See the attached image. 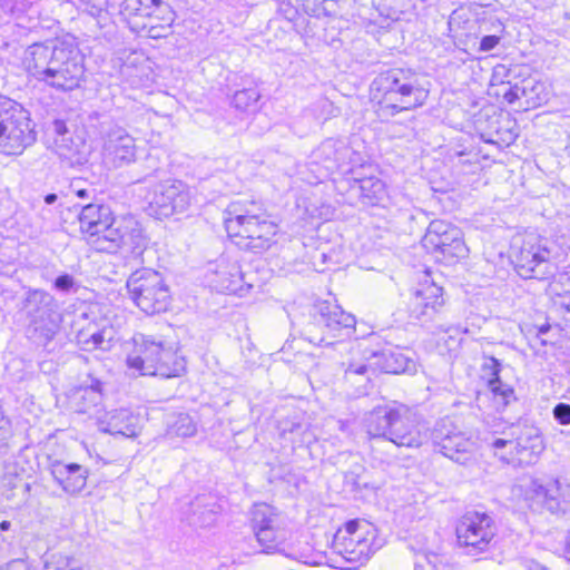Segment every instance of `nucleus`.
I'll return each mask as SVG.
<instances>
[{
	"label": "nucleus",
	"mask_w": 570,
	"mask_h": 570,
	"mask_svg": "<svg viewBox=\"0 0 570 570\" xmlns=\"http://www.w3.org/2000/svg\"><path fill=\"white\" fill-rule=\"evenodd\" d=\"M22 66L36 81L59 91L80 87L85 78V58L72 42L33 43L22 57Z\"/></svg>",
	"instance_id": "1"
},
{
	"label": "nucleus",
	"mask_w": 570,
	"mask_h": 570,
	"mask_svg": "<svg viewBox=\"0 0 570 570\" xmlns=\"http://www.w3.org/2000/svg\"><path fill=\"white\" fill-rule=\"evenodd\" d=\"M380 117H393L401 111L422 107L429 89L422 78L412 69L394 68L380 73L372 82Z\"/></svg>",
	"instance_id": "2"
},
{
	"label": "nucleus",
	"mask_w": 570,
	"mask_h": 570,
	"mask_svg": "<svg viewBox=\"0 0 570 570\" xmlns=\"http://www.w3.org/2000/svg\"><path fill=\"white\" fill-rule=\"evenodd\" d=\"M224 224L237 246L253 250L267 249L277 234V225L254 204H229L224 213Z\"/></svg>",
	"instance_id": "3"
},
{
	"label": "nucleus",
	"mask_w": 570,
	"mask_h": 570,
	"mask_svg": "<svg viewBox=\"0 0 570 570\" xmlns=\"http://www.w3.org/2000/svg\"><path fill=\"white\" fill-rule=\"evenodd\" d=\"M365 426L371 438L385 439L396 446L417 448L425 438L404 405L374 407L366 415Z\"/></svg>",
	"instance_id": "4"
},
{
	"label": "nucleus",
	"mask_w": 570,
	"mask_h": 570,
	"mask_svg": "<svg viewBox=\"0 0 570 570\" xmlns=\"http://www.w3.org/2000/svg\"><path fill=\"white\" fill-rule=\"evenodd\" d=\"M88 128L101 140V160L106 168L118 169L136 161V139L109 114L91 111Z\"/></svg>",
	"instance_id": "5"
},
{
	"label": "nucleus",
	"mask_w": 570,
	"mask_h": 570,
	"mask_svg": "<svg viewBox=\"0 0 570 570\" xmlns=\"http://www.w3.org/2000/svg\"><path fill=\"white\" fill-rule=\"evenodd\" d=\"M566 255L564 247L556 239L530 234L515 253L518 274L525 279H549L557 272V264Z\"/></svg>",
	"instance_id": "6"
},
{
	"label": "nucleus",
	"mask_w": 570,
	"mask_h": 570,
	"mask_svg": "<svg viewBox=\"0 0 570 570\" xmlns=\"http://www.w3.org/2000/svg\"><path fill=\"white\" fill-rule=\"evenodd\" d=\"M23 308L29 321L27 337L35 345L47 347L59 333L62 322L57 301L46 291L30 289Z\"/></svg>",
	"instance_id": "7"
},
{
	"label": "nucleus",
	"mask_w": 570,
	"mask_h": 570,
	"mask_svg": "<svg viewBox=\"0 0 570 570\" xmlns=\"http://www.w3.org/2000/svg\"><path fill=\"white\" fill-rule=\"evenodd\" d=\"M354 326L355 317L352 314L324 301L314 306L311 321L304 325L302 335L314 345H332L334 338L350 336Z\"/></svg>",
	"instance_id": "8"
},
{
	"label": "nucleus",
	"mask_w": 570,
	"mask_h": 570,
	"mask_svg": "<svg viewBox=\"0 0 570 570\" xmlns=\"http://www.w3.org/2000/svg\"><path fill=\"white\" fill-rule=\"evenodd\" d=\"M383 546L376 528L365 520H351L333 538V550L353 568L364 564Z\"/></svg>",
	"instance_id": "9"
},
{
	"label": "nucleus",
	"mask_w": 570,
	"mask_h": 570,
	"mask_svg": "<svg viewBox=\"0 0 570 570\" xmlns=\"http://www.w3.org/2000/svg\"><path fill=\"white\" fill-rule=\"evenodd\" d=\"M127 288L136 306L148 315L165 312L169 305V288L155 269L137 268L128 277Z\"/></svg>",
	"instance_id": "10"
},
{
	"label": "nucleus",
	"mask_w": 570,
	"mask_h": 570,
	"mask_svg": "<svg viewBox=\"0 0 570 570\" xmlns=\"http://www.w3.org/2000/svg\"><path fill=\"white\" fill-rule=\"evenodd\" d=\"M252 522L263 552H281L289 537L285 519L267 503H256L252 510Z\"/></svg>",
	"instance_id": "11"
},
{
	"label": "nucleus",
	"mask_w": 570,
	"mask_h": 570,
	"mask_svg": "<svg viewBox=\"0 0 570 570\" xmlns=\"http://www.w3.org/2000/svg\"><path fill=\"white\" fill-rule=\"evenodd\" d=\"M432 441L440 453L456 463L468 464L475 459V441L449 419L435 424Z\"/></svg>",
	"instance_id": "12"
},
{
	"label": "nucleus",
	"mask_w": 570,
	"mask_h": 570,
	"mask_svg": "<svg viewBox=\"0 0 570 570\" xmlns=\"http://www.w3.org/2000/svg\"><path fill=\"white\" fill-rule=\"evenodd\" d=\"M341 352L348 353V357L341 362L342 367L344 368L346 379H351V376L356 375L360 376L362 381H368L371 375L375 374L377 362L374 360L379 357H385L386 363L382 366V370L386 373H401L409 371L411 368L410 364L413 365V362L405 358L401 353H382L381 355L374 353L371 358L365 360L361 353L358 346H354L348 343H342Z\"/></svg>",
	"instance_id": "13"
},
{
	"label": "nucleus",
	"mask_w": 570,
	"mask_h": 570,
	"mask_svg": "<svg viewBox=\"0 0 570 570\" xmlns=\"http://www.w3.org/2000/svg\"><path fill=\"white\" fill-rule=\"evenodd\" d=\"M422 243L426 249L440 255L438 258L448 264H453L468 254L461 229L444 220H432Z\"/></svg>",
	"instance_id": "14"
},
{
	"label": "nucleus",
	"mask_w": 570,
	"mask_h": 570,
	"mask_svg": "<svg viewBox=\"0 0 570 570\" xmlns=\"http://www.w3.org/2000/svg\"><path fill=\"white\" fill-rule=\"evenodd\" d=\"M494 535V522L487 513L468 512L456 525L458 542L466 548L470 554L488 550Z\"/></svg>",
	"instance_id": "15"
},
{
	"label": "nucleus",
	"mask_w": 570,
	"mask_h": 570,
	"mask_svg": "<svg viewBox=\"0 0 570 570\" xmlns=\"http://www.w3.org/2000/svg\"><path fill=\"white\" fill-rule=\"evenodd\" d=\"M148 204L158 218L184 213L191 204L190 190L180 180H164L149 193Z\"/></svg>",
	"instance_id": "16"
},
{
	"label": "nucleus",
	"mask_w": 570,
	"mask_h": 570,
	"mask_svg": "<svg viewBox=\"0 0 570 570\" xmlns=\"http://www.w3.org/2000/svg\"><path fill=\"white\" fill-rule=\"evenodd\" d=\"M37 140L35 122L30 112L22 107L0 128V154L20 156Z\"/></svg>",
	"instance_id": "17"
},
{
	"label": "nucleus",
	"mask_w": 570,
	"mask_h": 570,
	"mask_svg": "<svg viewBox=\"0 0 570 570\" xmlns=\"http://www.w3.org/2000/svg\"><path fill=\"white\" fill-rule=\"evenodd\" d=\"M131 350L127 355V366L139 375H153L157 367L156 360L161 353L165 342L141 333L131 340Z\"/></svg>",
	"instance_id": "18"
},
{
	"label": "nucleus",
	"mask_w": 570,
	"mask_h": 570,
	"mask_svg": "<svg viewBox=\"0 0 570 570\" xmlns=\"http://www.w3.org/2000/svg\"><path fill=\"white\" fill-rule=\"evenodd\" d=\"M55 482L69 495L81 492L88 479V470L78 463H63L55 460L49 466Z\"/></svg>",
	"instance_id": "19"
},
{
	"label": "nucleus",
	"mask_w": 570,
	"mask_h": 570,
	"mask_svg": "<svg viewBox=\"0 0 570 570\" xmlns=\"http://www.w3.org/2000/svg\"><path fill=\"white\" fill-rule=\"evenodd\" d=\"M543 450L542 439L538 431L531 428L522 429L513 438V450L502 455L503 460L518 461L521 464L533 463Z\"/></svg>",
	"instance_id": "20"
},
{
	"label": "nucleus",
	"mask_w": 570,
	"mask_h": 570,
	"mask_svg": "<svg viewBox=\"0 0 570 570\" xmlns=\"http://www.w3.org/2000/svg\"><path fill=\"white\" fill-rule=\"evenodd\" d=\"M134 224L132 218H111L107 226L99 229V233L89 238L90 245L102 253H117L124 244L125 233Z\"/></svg>",
	"instance_id": "21"
},
{
	"label": "nucleus",
	"mask_w": 570,
	"mask_h": 570,
	"mask_svg": "<svg viewBox=\"0 0 570 570\" xmlns=\"http://www.w3.org/2000/svg\"><path fill=\"white\" fill-rule=\"evenodd\" d=\"M351 156L352 150L344 140L328 138L312 151L311 159L326 170H335L346 165Z\"/></svg>",
	"instance_id": "22"
},
{
	"label": "nucleus",
	"mask_w": 570,
	"mask_h": 570,
	"mask_svg": "<svg viewBox=\"0 0 570 570\" xmlns=\"http://www.w3.org/2000/svg\"><path fill=\"white\" fill-rule=\"evenodd\" d=\"M98 425L99 430L105 433L131 438L137 434L138 417L127 409H119L106 413L99 419Z\"/></svg>",
	"instance_id": "23"
},
{
	"label": "nucleus",
	"mask_w": 570,
	"mask_h": 570,
	"mask_svg": "<svg viewBox=\"0 0 570 570\" xmlns=\"http://www.w3.org/2000/svg\"><path fill=\"white\" fill-rule=\"evenodd\" d=\"M122 249L126 258V265L130 268H138L145 263L144 253L148 247V238L137 220L130 225V229L125 233Z\"/></svg>",
	"instance_id": "24"
},
{
	"label": "nucleus",
	"mask_w": 570,
	"mask_h": 570,
	"mask_svg": "<svg viewBox=\"0 0 570 570\" xmlns=\"http://www.w3.org/2000/svg\"><path fill=\"white\" fill-rule=\"evenodd\" d=\"M212 273L210 284L218 292L237 293L242 288V274L239 266L219 261L216 268L209 269Z\"/></svg>",
	"instance_id": "25"
},
{
	"label": "nucleus",
	"mask_w": 570,
	"mask_h": 570,
	"mask_svg": "<svg viewBox=\"0 0 570 570\" xmlns=\"http://www.w3.org/2000/svg\"><path fill=\"white\" fill-rule=\"evenodd\" d=\"M112 218L110 208L99 204H87L81 206L78 215L80 230L90 237L99 233V229L107 226Z\"/></svg>",
	"instance_id": "26"
},
{
	"label": "nucleus",
	"mask_w": 570,
	"mask_h": 570,
	"mask_svg": "<svg viewBox=\"0 0 570 570\" xmlns=\"http://www.w3.org/2000/svg\"><path fill=\"white\" fill-rule=\"evenodd\" d=\"M155 365L157 368L153 375L164 379L178 377L186 372L185 358L178 355L177 350L167 343H165Z\"/></svg>",
	"instance_id": "27"
},
{
	"label": "nucleus",
	"mask_w": 570,
	"mask_h": 570,
	"mask_svg": "<svg viewBox=\"0 0 570 570\" xmlns=\"http://www.w3.org/2000/svg\"><path fill=\"white\" fill-rule=\"evenodd\" d=\"M240 88L237 89L232 98V105L239 111H254L257 109V104L261 98V92L257 89L256 81L248 76L240 78Z\"/></svg>",
	"instance_id": "28"
},
{
	"label": "nucleus",
	"mask_w": 570,
	"mask_h": 570,
	"mask_svg": "<svg viewBox=\"0 0 570 570\" xmlns=\"http://www.w3.org/2000/svg\"><path fill=\"white\" fill-rule=\"evenodd\" d=\"M409 315L411 320L423 325L436 322L440 317V314L434 311V305L425 303L422 296H419L416 292L409 304Z\"/></svg>",
	"instance_id": "29"
},
{
	"label": "nucleus",
	"mask_w": 570,
	"mask_h": 570,
	"mask_svg": "<svg viewBox=\"0 0 570 570\" xmlns=\"http://www.w3.org/2000/svg\"><path fill=\"white\" fill-rule=\"evenodd\" d=\"M360 197L365 205H376L385 195V184L374 177H367L358 181Z\"/></svg>",
	"instance_id": "30"
},
{
	"label": "nucleus",
	"mask_w": 570,
	"mask_h": 570,
	"mask_svg": "<svg viewBox=\"0 0 570 570\" xmlns=\"http://www.w3.org/2000/svg\"><path fill=\"white\" fill-rule=\"evenodd\" d=\"M338 0H299L304 11L313 17H326L334 14Z\"/></svg>",
	"instance_id": "31"
},
{
	"label": "nucleus",
	"mask_w": 570,
	"mask_h": 570,
	"mask_svg": "<svg viewBox=\"0 0 570 570\" xmlns=\"http://www.w3.org/2000/svg\"><path fill=\"white\" fill-rule=\"evenodd\" d=\"M419 296L429 303V305H434V311L441 314V309L444 305L443 298V289L442 287L435 285L434 283L424 284L420 289L416 291Z\"/></svg>",
	"instance_id": "32"
},
{
	"label": "nucleus",
	"mask_w": 570,
	"mask_h": 570,
	"mask_svg": "<svg viewBox=\"0 0 570 570\" xmlns=\"http://www.w3.org/2000/svg\"><path fill=\"white\" fill-rule=\"evenodd\" d=\"M112 340V330L111 328H102L100 331L94 332L90 334L88 338L80 340V342L85 345V348H100L108 350L110 346V341Z\"/></svg>",
	"instance_id": "33"
},
{
	"label": "nucleus",
	"mask_w": 570,
	"mask_h": 570,
	"mask_svg": "<svg viewBox=\"0 0 570 570\" xmlns=\"http://www.w3.org/2000/svg\"><path fill=\"white\" fill-rule=\"evenodd\" d=\"M169 432L177 436L188 438L196 433V425L188 414H179L170 425Z\"/></svg>",
	"instance_id": "34"
},
{
	"label": "nucleus",
	"mask_w": 570,
	"mask_h": 570,
	"mask_svg": "<svg viewBox=\"0 0 570 570\" xmlns=\"http://www.w3.org/2000/svg\"><path fill=\"white\" fill-rule=\"evenodd\" d=\"M43 570H85L78 566L72 557L65 554H52L46 562Z\"/></svg>",
	"instance_id": "35"
},
{
	"label": "nucleus",
	"mask_w": 570,
	"mask_h": 570,
	"mask_svg": "<svg viewBox=\"0 0 570 570\" xmlns=\"http://www.w3.org/2000/svg\"><path fill=\"white\" fill-rule=\"evenodd\" d=\"M23 106L8 96H0V128Z\"/></svg>",
	"instance_id": "36"
},
{
	"label": "nucleus",
	"mask_w": 570,
	"mask_h": 570,
	"mask_svg": "<svg viewBox=\"0 0 570 570\" xmlns=\"http://www.w3.org/2000/svg\"><path fill=\"white\" fill-rule=\"evenodd\" d=\"M365 469L361 465L356 466L345 474V480L356 489L373 488V485L364 478Z\"/></svg>",
	"instance_id": "37"
},
{
	"label": "nucleus",
	"mask_w": 570,
	"mask_h": 570,
	"mask_svg": "<svg viewBox=\"0 0 570 570\" xmlns=\"http://www.w3.org/2000/svg\"><path fill=\"white\" fill-rule=\"evenodd\" d=\"M501 364L500 362L493 357L488 356L484 358V362L482 364V372L484 376L490 377H499Z\"/></svg>",
	"instance_id": "38"
},
{
	"label": "nucleus",
	"mask_w": 570,
	"mask_h": 570,
	"mask_svg": "<svg viewBox=\"0 0 570 570\" xmlns=\"http://www.w3.org/2000/svg\"><path fill=\"white\" fill-rule=\"evenodd\" d=\"M553 417L562 425L570 424V404L558 403L553 409Z\"/></svg>",
	"instance_id": "39"
},
{
	"label": "nucleus",
	"mask_w": 570,
	"mask_h": 570,
	"mask_svg": "<svg viewBox=\"0 0 570 570\" xmlns=\"http://www.w3.org/2000/svg\"><path fill=\"white\" fill-rule=\"evenodd\" d=\"M100 391H101V383L99 381H94L90 385V387H87L85 390H82V395L81 397L83 400H87L89 399L90 402H92L94 404L98 403L100 401Z\"/></svg>",
	"instance_id": "40"
},
{
	"label": "nucleus",
	"mask_w": 570,
	"mask_h": 570,
	"mask_svg": "<svg viewBox=\"0 0 570 570\" xmlns=\"http://www.w3.org/2000/svg\"><path fill=\"white\" fill-rule=\"evenodd\" d=\"M488 381V385L492 393L502 395L504 400L512 394V390L503 386L500 377H490Z\"/></svg>",
	"instance_id": "41"
},
{
	"label": "nucleus",
	"mask_w": 570,
	"mask_h": 570,
	"mask_svg": "<svg viewBox=\"0 0 570 570\" xmlns=\"http://www.w3.org/2000/svg\"><path fill=\"white\" fill-rule=\"evenodd\" d=\"M75 285V279L69 274L60 275L56 278L53 286L57 291L68 293Z\"/></svg>",
	"instance_id": "42"
},
{
	"label": "nucleus",
	"mask_w": 570,
	"mask_h": 570,
	"mask_svg": "<svg viewBox=\"0 0 570 570\" xmlns=\"http://www.w3.org/2000/svg\"><path fill=\"white\" fill-rule=\"evenodd\" d=\"M278 13L288 22L294 21L298 14L296 8L291 2L286 1L279 3Z\"/></svg>",
	"instance_id": "43"
},
{
	"label": "nucleus",
	"mask_w": 570,
	"mask_h": 570,
	"mask_svg": "<svg viewBox=\"0 0 570 570\" xmlns=\"http://www.w3.org/2000/svg\"><path fill=\"white\" fill-rule=\"evenodd\" d=\"M525 92L524 88H521L519 87L518 85L515 86H510L503 94V98L509 104H513L517 100H519L521 98V96H523Z\"/></svg>",
	"instance_id": "44"
},
{
	"label": "nucleus",
	"mask_w": 570,
	"mask_h": 570,
	"mask_svg": "<svg viewBox=\"0 0 570 570\" xmlns=\"http://www.w3.org/2000/svg\"><path fill=\"white\" fill-rule=\"evenodd\" d=\"M170 33V24L167 26H151L147 35L151 39L166 38Z\"/></svg>",
	"instance_id": "45"
},
{
	"label": "nucleus",
	"mask_w": 570,
	"mask_h": 570,
	"mask_svg": "<svg viewBox=\"0 0 570 570\" xmlns=\"http://www.w3.org/2000/svg\"><path fill=\"white\" fill-rule=\"evenodd\" d=\"M500 42V37L497 35L484 36L480 41V51L488 52L495 48Z\"/></svg>",
	"instance_id": "46"
},
{
	"label": "nucleus",
	"mask_w": 570,
	"mask_h": 570,
	"mask_svg": "<svg viewBox=\"0 0 570 570\" xmlns=\"http://www.w3.org/2000/svg\"><path fill=\"white\" fill-rule=\"evenodd\" d=\"M10 435L9 421L4 417L2 406L0 405V444H4Z\"/></svg>",
	"instance_id": "47"
},
{
	"label": "nucleus",
	"mask_w": 570,
	"mask_h": 570,
	"mask_svg": "<svg viewBox=\"0 0 570 570\" xmlns=\"http://www.w3.org/2000/svg\"><path fill=\"white\" fill-rule=\"evenodd\" d=\"M515 435V432L512 431L511 432V439H502V438H497L493 442H492V446L494 450H503V449H508V451H511L513 450V438Z\"/></svg>",
	"instance_id": "48"
},
{
	"label": "nucleus",
	"mask_w": 570,
	"mask_h": 570,
	"mask_svg": "<svg viewBox=\"0 0 570 570\" xmlns=\"http://www.w3.org/2000/svg\"><path fill=\"white\" fill-rule=\"evenodd\" d=\"M559 282L562 284V285H568L570 287V269L563 274H561L559 276ZM569 292H570V288H569ZM561 305L566 308V311L568 312L569 314V320H570V301L569 302H562Z\"/></svg>",
	"instance_id": "49"
},
{
	"label": "nucleus",
	"mask_w": 570,
	"mask_h": 570,
	"mask_svg": "<svg viewBox=\"0 0 570 570\" xmlns=\"http://www.w3.org/2000/svg\"><path fill=\"white\" fill-rule=\"evenodd\" d=\"M0 570H28V568L22 560L16 559L2 566Z\"/></svg>",
	"instance_id": "50"
},
{
	"label": "nucleus",
	"mask_w": 570,
	"mask_h": 570,
	"mask_svg": "<svg viewBox=\"0 0 570 570\" xmlns=\"http://www.w3.org/2000/svg\"><path fill=\"white\" fill-rule=\"evenodd\" d=\"M71 188L75 191V194L81 199H89L90 194L94 193V189L77 188L73 184L71 185Z\"/></svg>",
	"instance_id": "51"
},
{
	"label": "nucleus",
	"mask_w": 570,
	"mask_h": 570,
	"mask_svg": "<svg viewBox=\"0 0 570 570\" xmlns=\"http://www.w3.org/2000/svg\"><path fill=\"white\" fill-rule=\"evenodd\" d=\"M52 129L58 135H65L67 132V125L63 120H55L52 122Z\"/></svg>",
	"instance_id": "52"
},
{
	"label": "nucleus",
	"mask_w": 570,
	"mask_h": 570,
	"mask_svg": "<svg viewBox=\"0 0 570 570\" xmlns=\"http://www.w3.org/2000/svg\"><path fill=\"white\" fill-rule=\"evenodd\" d=\"M57 198L58 197H57L56 194H48L45 197V203L48 204V205H51V204H53L57 200Z\"/></svg>",
	"instance_id": "53"
},
{
	"label": "nucleus",
	"mask_w": 570,
	"mask_h": 570,
	"mask_svg": "<svg viewBox=\"0 0 570 570\" xmlns=\"http://www.w3.org/2000/svg\"><path fill=\"white\" fill-rule=\"evenodd\" d=\"M11 528L10 521H2L0 523V531H8Z\"/></svg>",
	"instance_id": "54"
},
{
	"label": "nucleus",
	"mask_w": 570,
	"mask_h": 570,
	"mask_svg": "<svg viewBox=\"0 0 570 570\" xmlns=\"http://www.w3.org/2000/svg\"><path fill=\"white\" fill-rule=\"evenodd\" d=\"M567 559L570 561V531H569L568 542H567Z\"/></svg>",
	"instance_id": "55"
},
{
	"label": "nucleus",
	"mask_w": 570,
	"mask_h": 570,
	"mask_svg": "<svg viewBox=\"0 0 570 570\" xmlns=\"http://www.w3.org/2000/svg\"><path fill=\"white\" fill-rule=\"evenodd\" d=\"M213 521H214V518H213V515H212V514H209L208 517H206V518L203 520V522H207V523H210V522H213Z\"/></svg>",
	"instance_id": "56"
},
{
	"label": "nucleus",
	"mask_w": 570,
	"mask_h": 570,
	"mask_svg": "<svg viewBox=\"0 0 570 570\" xmlns=\"http://www.w3.org/2000/svg\"><path fill=\"white\" fill-rule=\"evenodd\" d=\"M438 328H440L443 332H449L450 331V328L443 327V325H438Z\"/></svg>",
	"instance_id": "57"
},
{
	"label": "nucleus",
	"mask_w": 570,
	"mask_h": 570,
	"mask_svg": "<svg viewBox=\"0 0 570 570\" xmlns=\"http://www.w3.org/2000/svg\"><path fill=\"white\" fill-rule=\"evenodd\" d=\"M548 331V326L547 327H541L540 328V333H546Z\"/></svg>",
	"instance_id": "58"
},
{
	"label": "nucleus",
	"mask_w": 570,
	"mask_h": 570,
	"mask_svg": "<svg viewBox=\"0 0 570 570\" xmlns=\"http://www.w3.org/2000/svg\"><path fill=\"white\" fill-rule=\"evenodd\" d=\"M453 330H454L455 333L461 332V328L459 326L454 327Z\"/></svg>",
	"instance_id": "59"
},
{
	"label": "nucleus",
	"mask_w": 570,
	"mask_h": 570,
	"mask_svg": "<svg viewBox=\"0 0 570 570\" xmlns=\"http://www.w3.org/2000/svg\"><path fill=\"white\" fill-rule=\"evenodd\" d=\"M79 412H87V409L86 407H80Z\"/></svg>",
	"instance_id": "60"
},
{
	"label": "nucleus",
	"mask_w": 570,
	"mask_h": 570,
	"mask_svg": "<svg viewBox=\"0 0 570 570\" xmlns=\"http://www.w3.org/2000/svg\"><path fill=\"white\" fill-rule=\"evenodd\" d=\"M541 570H547V569H541Z\"/></svg>",
	"instance_id": "61"
},
{
	"label": "nucleus",
	"mask_w": 570,
	"mask_h": 570,
	"mask_svg": "<svg viewBox=\"0 0 570 570\" xmlns=\"http://www.w3.org/2000/svg\"><path fill=\"white\" fill-rule=\"evenodd\" d=\"M569 20H570V17H569Z\"/></svg>",
	"instance_id": "62"
},
{
	"label": "nucleus",
	"mask_w": 570,
	"mask_h": 570,
	"mask_svg": "<svg viewBox=\"0 0 570 570\" xmlns=\"http://www.w3.org/2000/svg\"><path fill=\"white\" fill-rule=\"evenodd\" d=\"M569 20H570V17H569Z\"/></svg>",
	"instance_id": "63"
}]
</instances>
